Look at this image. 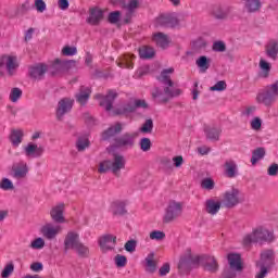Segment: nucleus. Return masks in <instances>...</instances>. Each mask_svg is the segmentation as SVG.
<instances>
[{
	"label": "nucleus",
	"instance_id": "f257e3e1",
	"mask_svg": "<svg viewBox=\"0 0 278 278\" xmlns=\"http://www.w3.org/2000/svg\"><path fill=\"white\" fill-rule=\"evenodd\" d=\"M173 73H175V68H165L157 77V81L165 86L164 89L155 87L151 92L152 99L159 104H166L170 99L181 97V93L184 92L179 88H173L175 86V83L170 79V75H173Z\"/></svg>",
	"mask_w": 278,
	"mask_h": 278
},
{
	"label": "nucleus",
	"instance_id": "f03ea898",
	"mask_svg": "<svg viewBox=\"0 0 278 278\" xmlns=\"http://www.w3.org/2000/svg\"><path fill=\"white\" fill-rule=\"evenodd\" d=\"M148 110L149 104L146 100L136 99L134 101H129L122 105L116 106L113 109L114 116H129V114H134L136 110Z\"/></svg>",
	"mask_w": 278,
	"mask_h": 278
},
{
	"label": "nucleus",
	"instance_id": "7ed1b4c3",
	"mask_svg": "<svg viewBox=\"0 0 278 278\" xmlns=\"http://www.w3.org/2000/svg\"><path fill=\"white\" fill-rule=\"evenodd\" d=\"M278 97V80L274 84L267 86L265 89L261 90L256 94V103L265 105V108H270Z\"/></svg>",
	"mask_w": 278,
	"mask_h": 278
},
{
	"label": "nucleus",
	"instance_id": "20e7f679",
	"mask_svg": "<svg viewBox=\"0 0 278 278\" xmlns=\"http://www.w3.org/2000/svg\"><path fill=\"white\" fill-rule=\"evenodd\" d=\"M125 164H126L125 156L115 153L113 155V161L105 160L100 163L99 173L105 174L109 170H112V174L116 175L121 173L123 168H125Z\"/></svg>",
	"mask_w": 278,
	"mask_h": 278
},
{
	"label": "nucleus",
	"instance_id": "39448f33",
	"mask_svg": "<svg viewBox=\"0 0 278 278\" xmlns=\"http://www.w3.org/2000/svg\"><path fill=\"white\" fill-rule=\"evenodd\" d=\"M275 240V233L264 228H256L252 233L247 235L243 238V244L249 247L253 242H273Z\"/></svg>",
	"mask_w": 278,
	"mask_h": 278
},
{
	"label": "nucleus",
	"instance_id": "423d86ee",
	"mask_svg": "<svg viewBox=\"0 0 278 278\" xmlns=\"http://www.w3.org/2000/svg\"><path fill=\"white\" fill-rule=\"evenodd\" d=\"M199 268V256H193L192 252L188 251L182 255L178 263V270L181 275H189L190 270Z\"/></svg>",
	"mask_w": 278,
	"mask_h": 278
},
{
	"label": "nucleus",
	"instance_id": "0eeeda50",
	"mask_svg": "<svg viewBox=\"0 0 278 278\" xmlns=\"http://www.w3.org/2000/svg\"><path fill=\"white\" fill-rule=\"evenodd\" d=\"M184 212V205L181 202H177L175 200H170L165 208V214L163 216V223L168 225V223H173L177 220L179 216H181Z\"/></svg>",
	"mask_w": 278,
	"mask_h": 278
},
{
	"label": "nucleus",
	"instance_id": "6e6552de",
	"mask_svg": "<svg viewBox=\"0 0 278 278\" xmlns=\"http://www.w3.org/2000/svg\"><path fill=\"white\" fill-rule=\"evenodd\" d=\"M156 27H167L169 29H175V27H179V18L177 17V13H165L161 14L155 20Z\"/></svg>",
	"mask_w": 278,
	"mask_h": 278
},
{
	"label": "nucleus",
	"instance_id": "1a4fd4ad",
	"mask_svg": "<svg viewBox=\"0 0 278 278\" xmlns=\"http://www.w3.org/2000/svg\"><path fill=\"white\" fill-rule=\"evenodd\" d=\"M118 97V92L116 90H109L105 96L101 93H97L94 96V99L100 101V106L104 108L106 112H111V110L114 108V101H116V98Z\"/></svg>",
	"mask_w": 278,
	"mask_h": 278
},
{
	"label": "nucleus",
	"instance_id": "9d476101",
	"mask_svg": "<svg viewBox=\"0 0 278 278\" xmlns=\"http://www.w3.org/2000/svg\"><path fill=\"white\" fill-rule=\"evenodd\" d=\"M74 103L75 100L71 98H63L59 101L55 112L58 121H62V118L73 110Z\"/></svg>",
	"mask_w": 278,
	"mask_h": 278
},
{
	"label": "nucleus",
	"instance_id": "9b49d317",
	"mask_svg": "<svg viewBox=\"0 0 278 278\" xmlns=\"http://www.w3.org/2000/svg\"><path fill=\"white\" fill-rule=\"evenodd\" d=\"M223 203L228 210L236 207V205L240 203V190L232 188L231 190L226 191L224 194Z\"/></svg>",
	"mask_w": 278,
	"mask_h": 278
},
{
	"label": "nucleus",
	"instance_id": "f8f14e48",
	"mask_svg": "<svg viewBox=\"0 0 278 278\" xmlns=\"http://www.w3.org/2000/svg\"><path fill=\"white\" fill-rule=\"evenodd\" d=\"M199 265L203 266L204 270H208V273H216V270H218V263L214 256H199Z\"/></svg>",
	"mask_w": 278,
	"mask_h": 278
},
{
	"label": "nucleus",
	"instance_id": "ddd939ff",
	"mask_svg": "<svg viewBox=\"0 0 278 278\" xmlns=\"http://www.w3.org/2000/svg\"><path fill=\"white\" fill-rule=\"evenodd\" d=\"M203 131L206 140H210V142H218V140H220V134H223V128L205 125Z\"/></svg>",
	"mask_w": 278,
	"mask_h": 278
},
{
	"label": "nucleus",
	"instance_id": "4468645a",
	"mask_svg": "<svg viewBox=\"0 0 278 278\" xmlns=\"http://www.w3.org/2000/svg\"><path fill=\"white\" fill-rule=\"evenodd\" d=\"M80 242L81 241H79V233L75 231L67 232L64 239V253H68L71 249L74 251Z\"/></svg>",
	"mask_w": 278,
	"mask_h": 278
},
{
	"label": "nucleus",
	"instance_id": "2eb2a0df",
	"mask_svg": "<svg viewBox=\"0 0 278 278\" xmlns=\"http://www.w3.org/2000/svg\"><path fill=\"white\" fill-rule=\"evenodd\" d=\"M24 153L26 157H42V155L45 154V147H38V144L29 142L27 147L24 148Z\"/></svg>",
	"mask_w": 278,
	"mask_h": 278
},
{
	"label": "nucleus",
	"instance_id": "dca6fc26",
	"mask_svg": "<svg viewBox=\"0 0 278 278\" xmlns=\"http://www.w3.org/2000/svg\"><path fill=\"white\" fill-rule=\"evenodd\" d=\"M135 139L136 136L126 132L121 137L115 138V146L121 149V148H128L131 149L135 144Z\"/></svg>",
	"mask_w": 278,
	"mask_h": 278
},
{
	"label": "nucleus",
	"instance_id": "f3484780",
	"mask_svg": "<svg viewBox=\"0 0 278 278\" xmlns=\"http://www.w3.org/2000/svg\"><path fill=\"white\" fill-rule=\"evenodd\" d=\"M98 244L102 251H112L116 247V237L112 235H104L100 237Z\"/></svg>",
	"mask_w": 278,
	"mask_h": 278
},
{
	"label": "nucleus",
	"instance_id": "a211bd4d",
	"mask_svg": "<svg viewBox=\"0 0 278 278\" xmlns=\"http://www.w3.org/2000/svg\"><path fill=\"white\" fill-rule=\"evenodd\" d=\"M103 21V10L98 7L91 8L89 10V16L87 17V23L89 25L97 26Z\"/></svg>",
	"mask_w": 278,
	"mask_h": 278
},
{
	"label": "nucleus",
	"instance_id": "6ab92c4d",
	"mask_svg": "<svg viewBox=\"0 0 278 278\" xmlns=\"http://www.w3.org/2000/svg\"><path fill=\"white\" fill-rule=\"evenodd\" d=\"M90 94H92V89L90 87L80 86L78 92L75 94L77 103L86 105L90 100Z\"/></svg>",
	"mask_w": 278,
	"mask_h": 278
},
{
	"label": "nucleus",
	"instance_id": "aec40b11",
	"mask_svg": "<svg viewBox=\"0 0 278 278\" xmlns=\"http://www.w3.org/2000/svg\"><path fill=\"white\" fill-rule=\"evenodd\" d=\"M49 71V67L45 63H39L36 66L30 67L29 75L33 79H43L45 74Z\"/></svg>",
	"mask_w": 278,
	"mask_h": 278
},
{
	"label": "nucleus",
	"instance_id": "412c9836",
	"mask_svg": "<svg viewBox=\"0 0 278 278\" xmlns=\"http://www.w3.org/2000/svg\"><path fill=\"white\" fill-rule=\"evenodd\" d=\"M224 174L228 179H235L238 175V164L233 160H228L224 163Z\"/></svg>",
	"mask_w": 278,
	"mask_h": 278
},
{
	"label": "nucleus",
	"instance_id": "4be33fe9",
	"mask_svg": "<svg viewBox=\"0 0 278 278\" xmlns=\"http://www.w3.org/2000/svg\"><path fill=\"white\" fill-rule=\"evenodd\" d=\"M50 216L53 223L62 224L64 223V204H59L50 211Z\"/></svg>",
	"mask_w": 278,
	"mask_h": 278
},
{
	"label": "nucleus",
	"instance_id": "5701e85b",
	"mask_svg": "<svg viewBox=\"0 0 278 278\" xmlns=\"http://www.w3.org/2000/svg\"><path fill=\"white\" fill-rule=\"evenodd\" d=\"M227 260L232 270H242V256H240V254L229 253Z\"/></svg>",
	"mask_w": 278,
	"mask_h": 278
},
{
	"label": "nucleus",
	"instance_id": "b1692460",
	"mask_svg": "<svg viewBox=\"0 0 278 278\" xmlns=\"http://www.w3.org/2000/svg\"><path fill=\"white\" fill-rule=\"evenodd\" d=\"M41 233L47 240H53V238L60 233V226L54 227L53 224H46L41 228Z\"/></svg>",
	"mask_w": 278,
	"mask_h": 278
},
{
	"label": "nucleus",
	"instance_id": "393cba45",
	"mask_svg": "<svg viewBox=\"0 0 278 278\" xmlns=\"http://www.w3.org/2000/svg\"><path fill=\"white\" fill-rule=\"evenodd\" d=\"M265 53L267 58L270 60H277L278 55V41L275 39H270L267 45L265 46Z\"/></svg>",
	"mask_w": 278,
	"mask_h": 278
},
{
	"label": "nucleus",
	"instance_id": "a878e982",
	"mask_svg": "<svg viewBox=\"0 0 278 278\" xmlns=\"http://www.w3.org/2000/svg\"><path fill=\"white\" fill-rule=\"evenodd\" d=\"M243 1L244 9L249 14H254L262 10V0H241Z\"/></svg>",
	"mask_w": 278,
	"mask_h": 278
},
{
	"label": "nucleus",
	"instance_id": "bb28decb",
	"mask_svg": "<svg viewBox=\"0 0 278 278\" xmlns=\"http://www.w3.org/2000/svg\"><path fill=\"white\" fill-rule=\"evenodd\" d=\"M121 131H123V125L116 123L114 126L109 127L102 132V140H110V138H114V136L121 134Z\"/></svg>",
	"mask_w": 278,
	"mask_h": 278
},
{
	"label": "nucleus",
	"instance_id": "cd10ccee",
	"mask_svg": "<svg viewBox=\"0 0 278 278\" xmlns=\"http://www.w3.org/2000/svg\"><path fill=\"white\" fill-rule=\"evenodd\" d=\"M220 201H216L214 199H208L205 202V210L207 214H211L212 216H216L217 212H220Z\"/></svg>",
	"mask_w": 278,
	"mask_h": 278
},
{
	"label": "nucleus",
	"instance_id": "c85d7f7f",
	"mask_svg": "<svg viewBox=\"0 0 278 278\" xmlns=\"http://www.w3.org/2000/svg\"><path fill=\"white\" fill-rule=\"evenodd\" d=\"M153 42L161 49L168 47V36L164 33H155L152 37Z\"/></svg>",
	"mask_w": 278,
	"mask_h": 278
},
{
	"label": "nucleus",
	"instance_id": "c756f323",
	"mask_svg": "<svg viewBox=\"0 0 278 278\" xmlns=\"http://www.w3.org/2000/svg\"><path fill=\"white\" fill-rule=\"evenodd\" d=\"M275 253L273 250H266L261 253V262H257V264H263L265 266H273V262L275 261L274 257Z\"/></svg>",
	"mask_w": 278,
	"mask_h": 278
},
{
	"label": "nucleus",
	"instance_id": "7c9ffc66",
	"mask_svg": "<svg viewBox=\"0 0 278 278\" xmlns=\"http://www.w3.org/2000/svg\"><path fill=\"white\" fill-rule=\"evenodd\" d=\"M112 214L114 216H125L127 214V208L125 207V202L116 201L112 203Z\"/></svg>",
	"mask_w": 278,
	"mask_h": 278
},
{
	"label": "nucleus",
	"instance_id": "2f4dec72",
	"mask_svg": "<svg viewBox=\"0 0 278 278\" xmlns=\"http://www.w3.org/2000/svg\"><path fill=\"white\" fill-rule=\"evenodd\" d=\"M213 16L218 21H223L229 16V7H215L213 9Z\"/></svg>",
	"mask_w": 278,
	"mask_h": 278
},
{
	"label": "nucleus",
	"instance_id": "473e14b6",
	"mask_svg": "<svg viewBox=\"0 0 278 278\" xmlns=\"http://www.w3.org/2000/svg\"><path fill=\"white\" fill-rule=\"evenodd\" d=\"M27 164H20L18 166L13 168V177L15 179H24V177H27L28 173Z\"/></svg>",
	"mask_w": 278,
	"mask_h": 278
},
{
	"label": "nucleus",
	"instance_id": "72a5a7b5",
	"mask_svg": "<svg viewBox=\"0 0 278 278\" xmlns=\"http://www.w3.org/2000/svg\"><path fill=\"white\" fill-rule=\"evenodd\" d=\"M48 71L52 76L62 75V73H64V70L62 67V60L60 59L54 60V62L50 65Z\"/></svg>",
	"mask_w": 278,
	"mask_h": 278
},
{
	"label": "nucleus",
	"instance_id": "f704fd0d",
	"mask_svg": "<svg viewBox=\"0 0 278 278\" xmlns=\"http://www.w3.org/2000/svg\"><path fill=\"white\" fill-rule=\"evenodd\" d=\"M16 56L13 55H7V71L9 73V75H14V71H16V68H18V63H16Z\"/></svg>",
	"mask_w": 278,
	"mask_h": 278
},
{
	"label": "nucleus",
	"instance_id": "c9c22d12",
	"mask_svg": "<svg viewBox=\"0 0 278 278\" xmlns=\"http://www.w3.org/2000/svg\"><path fill=\"white\" fill-rule=\"evenodd\" d=\"M210 62H212L207 56L202 55L197 61L195 64L200 68V73H207L210 68Z\"/></svg>",
	"mask_w": 278,
	"mask_h": 278
},
{
	"label": "nucleus",
	"instance_id": "e433bc0d",
	"mask_svg": "<svg viewBox=\"0 0 278 278\" xmlns=\"http://www.w3.org/2000/svg\"><path fill=\"white\" fill-rule=\"evenodd\" d=\"M266 150L264 148H257L252 152L251 164L255 166L260 160H264Z\"/></svg>",
	"mask_w": 278,
	"mask_h": 278
},
{
	"label": "nucleus",
	"instance_id": "4c0bfd02",
	"mask_svg": "<svg viewBox=\"0 0 278 278\" xmlns=\"http://www.w3.org/2000/svg\"><path fill=\"white\" fill-rule=\"evenodd\" d=\"M23 130H12L10 135L11 144H13L14 147H18V144L23 142Z\"/></svg>",
	"mask_w": 278,
	"mask_h": 278
},
{
	"label": "nucleus",
	"instance_id": "58836bf2",
	"mask_svg": "<svg viewBox=\"0 0 278 278\" xmlns=\"http://www.w3.org/2000/svg\"><path fill=\"white\" fill-rule=\"evenodd\" d=\"M139 58L141 60H152V58H155V50L150 47L139 49Z\"/></svg>",
	"mask_w": 278,
	"mask_h": 278
},
{
	"label": "nucleus",
	"instance_id": "ea45409f",
	"mask_svg": "<svg viewBox=\"0 0 278 278\" xmlns=\"http://www.w3.org/2000/svg\"><path fill=\"white\" fill-rule=\"evenodd\" d=\"M260 68L262 70L260 77H263V79H266L268 75H270V63L264 61V59L260 60Z\"/></svg>",
	"mask_w": 278,
	"mask_h": 278
},
{
	"label": "nucleus",
	"instance_id": "a19ab883",
	"mask_svg": "<svg viewBox=\"0 0 278 278\" xmlns=\"http://www.w3.org/2000/svg\"><path fill=\"white\" fill-rule=\"evenodd\" d=\"M132 60H136V55H126L123 58L122 62L117 63V66H119V68H134Z\"/></svg>",
	"mask_w": 278,
	"mask_h": 278
},
{
	"label": "nucleus",
	"instance_id": "79ce46f5",
	"mask_svg": "<svg viewBox=\"0 0 278 278\" xmlns=\"http://www.w3.org/2000/svg\"><path fill=\"white\" fill-rule=\"evenodd\" d=\"M74 251L78 257H88L90 255V249L81 242L75 247Z\"/></svg>",
	"mask_w": 278,
	"mask_h": 278
},
{
	"label": "nucleus",
	"instance_id": "37998d69",
	"mask_svg": "<svg viewBox=\"0 0 278 278\" xmlns=\"http://www.w3.org/2000/svg\"><path fill=\"white\" fill-rule=\"evenodd\" d=\"M154 256H155V254L150 253L148 255V257H146V266L148 267L147 271L151 273V274L155 273V270L157 268V265L155 264V261H153Z\"/></svg>",
	"mask_w": 278,
	"mask_h": 278
},
{
	"label": "nucleus",
	"instance_id": "c03bdc74",
	"mask_svg": "<svg viewBox=\"0 0 278 278\" xmlns=\"http://www.w3.org/2000/svg\"><path fill=\"white\" fill-rule=\"evenodd\" d=\"M160 165L162 170L168 173V170H173V160L168 156H163L160 159Z\"/></svg>",
	"mask_w": 278,
	"mask_h": 278
},
{
	"label": "nucleus",
	"instance_id": "a18cd8bd",
	"mask_svg": "<svg viewBox=\"0 0 278 278\" xmlns=\"http://www.w3.org/2000/svg\"><path fill=\"white\" fill-rule=\"evenodd\" d=\"M88 147H90V140H88V137H78L76 141L77 151H86Z\"/></svg>",
	"mask_w": 278,
	"mask_h": 278
},
{
	"label": "nucleus",
	"instance_id": "49530a36",
	"mask_svg": "<svg viewBox=\"0 0 278 278\" xmlns=\"http://www.w3.org/2000/svg\"><path fill=\"white\" fill-rule=\"evenodd\" d=\"M21 97H23V90H21V88L18 87H14L11 90L9 99L10 101H12V103H16L18 99H21Z\"/></svg>",
	"mask_w": 278,
	"mask_h": 278
},
{
	"label": "nucleus",
	"instance_id": "de8ad7c7",
	"mask_svg": "<svg viewBox=\"0 0 278 278\" xmlns=\"http://www.w3.org/2000/svg\"><path fill=\"white\" fill-rule=\"evenodd\" d=\"M256 266L260 268V271L255 275V278H265L270 266L263 265L262 263H256Z\"/></svg>",
	"mask_w": 278,
	"mask_h": 278
},
{
	"label": "nucleus",
	"instance_id": "09e8293b",
	"mask_svg": "<svg viewBox=\"0 0 278 278\" xmlns=\"http://www.w3.org/2000/svg\"><path fill=\"white\" fill-rule=\"evenodd\" d=\"M139 147L144 153H147V151H151V139L147 137L141 138L139 141Z\"/></svg>",
	"mask_w": 278,
	"mask_h": 278
},
{
	"label": "nucleus",
	"instance_id": "8fccbe9b",
	"mask_svg": "<svg viewBox=\"0 0 278 278\" xmlns=\"http://www.w3.org/2000/svg\"><path fill=\"white\" fill-rule=\"evenodd\" d=\"M141 134H151L153 131V119H147L140 128Z\"/></svg>",
	"mask_w": 278,
	"mask_h": 278
},
{
	"label": "nucleus",
	"instance_id": "3c124183",
	"mask_svg": "<svg viewBox=\"0 0 278 278\" xmlns=\"http://www.w3.org/2000/svg\"><path fill=\"white\" fill-rule=\"evenodd\" d=\"M14 273V263H9L4 266V268L1 271L2 278H10V276Z\"/></svg>",
	"mask_w": 278,
	"mask_h": 278
},
{
	"label": "nucleus",
	"instance_id": "603ef678",
	"mask_svg": "<svg viewBox=\"0 0 278 278\" xmlns=\"http://www.w3.org/2000/svg\"><path fill=\"white\" fill-rule=\"evenodd\" d=\"M223 90H227V83L225 80H219L211 87L212 92H223Z\"/></svg>",
	"mask_w": 278,
	"mask_h": 278
},
{
	"label": "nucleus",
	"instance_id": "864d4df0",
	"mask_svg": "<svg viewBox=\"0 0 278 278\" xmlns=\"http://www.w3.org/2000/svg\"><path fill=\"white\" fill-rule=\"evenodd\" d=\"M214 186H216V184L212 178H204L201 181V188H203L204 190H214Z\"/></svg>",
	"mask_w": 278,
	"mask_h": 278
},
{
	"label": "nucleus",
	"instance_id": "5fc2aeb1",
	"mask_svg": "<svg viewBox=\"0 0 278 278\" xmlns=\"http://www.w3.org/2000/svg\"><path fill=\"white\" fill-rule=\"evenodd\" d=\"M0 188L1 190H14V184L9 178H2Z\"/></svg>",
	"mask_w": 278,
	"mask_h": 278
},
{
	"label": "nucleus",
	"instance_id": "6e6d98bb",
	"mask_svg": "<svg viewBox=\"0 0 278 278\" xmlns=\"http://www.w3.org/2000/svg\"><path fill=\"white\" fill-rule=\"evenodd\" d=\"M212 50L216 53H224V51H227V46L223 41H215Z\"/></svg>",
	"mask_w": 278,
	"mask_h": 278
},
{
	"label": "nucleus",
	"instance_id": "4d7b16f0",
	"mask_svg": "<svg viewBox=\"0 0 278 278\" xmlns=\"http://www.w3.org/2000/svg\"><path fill=\"white\" fill-rule=\"evenodd\" d=\"M115 264L117 268H125L127 266V256L117 254L115 256Z\"/></svg>",
	"mask_w": 278,
	"mask_h": 278
},
{
	"label": "nucleus",
	"instance_id": "13d9d810",
	"mask_svg": "<svg viewBox=\"0 0 278 278\" xmlns=\"http://www.w3.org/2000/svg\"><path fill=\"white\" fill-rule=\"evenodd\" d=\"M61 64L63 67V73H67L71 68L75 67V60H61Z\"/></svg>",
	"mask_w": 278,
	"mask_h": 278
},
{
	"label": "nucleus",
	"instance_id": "bf43d9fd",
	"mask_svg": "<svg viewBox=\"0 0 278 278\" xmlns=\"http://www.w3.org/2000/svg\"><path fill=\"white\" fill-rule=\"evenodd\" d=\"M136 247H138V241L131 239L125 243L124 249L128 253H134L136 251Z\"/></svg>",
	"mask_w": 278,
	"mask_h": 278
},
{
	"label": "nucleus",
	"instance_id": "052dcab7",
	"mask_svg": "<svg viewBox=\"0 0 278 278\" xmlns=\"http://www.w3.org/2000/svg\"><path fill=\"white\" fill-rule=\"evenodd\" d=\"M121 21V11H114L109 14V23L116 24Z\"/></svg>",
	"mask_w": 278,
	"mask_h": 278
},
{
	"label": "nucleus",
	"instance_id": "680f3d73",
	"mask_svg": "<svg viewBox=\"0 0 278 278\" xmlns=\"http://www.w3.org/2000/svg\"><path fill=\"white\" fill-rule=\"evenodd\" d=\"M62 53H63V55H67V56L77 55V48L76 47L65 46L62 49Z\"/></svg>",
	"mask_w": 278,
	"mask_h": 278
},
{
	"label": "nucleus",
	"instance_id": "e2e57ef3",
	"mask_svg": "<svg viewBox=\"0 0 278 278\" xmlns=\"http://www.w3.org/2000/svg\"><path fill=\"white\" fill-rule=\"evenodd\" d=\"M30 249H45V239L42 238H37L30 243Z\"/></svg>",
	"mask_w": 278,
	"mask_h": 278
},
{
	"label": "nucleus",
	"instance_id": "0e129e2a",
	"mask_svg": "<svg viewBox=\"0 0 278 278\" xmlns=\"http://www.w3.org/2000/svg\"><path fill=\"white\" fill-rule=\"evenodd\" d=\"M164 238H166V233H164V231L154 230L150 233L151 240H164Z\"/></svg>",
	"mask_w": 278,
	"mask_h": 278
},
{
	"label": "nucleus",
	"instance_id": "69168bd1",
	"mask_svg": "<svg viewBox=\"0 0 278 278\" xmlns=\"http://www.w3.org/2000/svg\"><path fill=\"white\" fill-rule=\"evenodd\" d=\"M35 9L37 10V12H45L47 10V3L45 2V0H35Z\"/></svg>",
	"mask_w": 278,
	"mask_h": 278
},
{
	"label": "nucleus",
	"instance_id": "338daca9",
	"mask_svg": "<svg viewBox=\"0 0 278 278\" xmlns=\"http://www.w3.org/2000/svg\"><path fill=\"white\" fill-rule=\"evenodd\" d=\"M29 10H31V3L29 2V0H26L24 3L21 4V7L18 8V13L20 14H25L27 12H29Z\"/></svg>",
	"mask_w": 278,
	"mask_h": 278
},
{
	"label": "nucleus",
	"instance_id": "774afa93",
	"mask_svg": "<svg viewBox=\"0 0 278 278\" xmlns=\"http://www.w3.org/2000/svg\"><path fill=\"white\" fill-rule=\"evenodd\" d=\"M267 175H269V177H277L278 176V164L277 163H273L267 168Z\"/></svg>",
	"mask_w": 278,
	"mask_h": 278
}]
</instances>
